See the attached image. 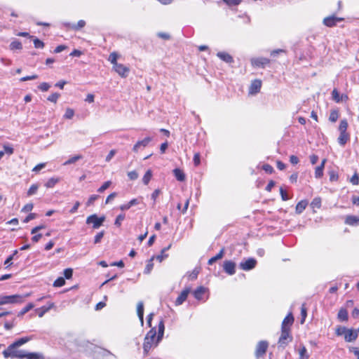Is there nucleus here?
Listing matches in <instances>:
<instances>
[{"mask_svg":"<svg viewBox=\"0 0 359 359\" xmlns=\"http://www.w3.org/2000/svg\"><path fill=\"white\" fill-rule=\"evenodd\" d=\"M347 128V121L346 119L341 120L339 126V136L337 139L339 144L341 147H344L350 140V135L346 132Z\"/></svg>","mask_w":359,"mask_h":359,"instance_id":"nucleus-2","label":"nucleus"},{"mask_svg":"<svg viewBox=\"0 0 359 359\" xmlns=\"http://www.w3.org/2000/svg\"><path fill=\"white\" fill-rule=\"evenodd\" d=\"M104 236V231H101V232H99L97 233L95 236V238H94V243L96 244V243H99L102 238H103Z\"/></svg>","mask_w":359,"mask_h":359,"instance_id":"nucleus-58","label":"nucleus"},{"mask_svg":"<svg viewBox=\"0 0 359 359\" xmlns=\"http://www.w3.org/2000/svg\"><path fill=\"white\" fill-rule=\"evenodd\" d=\"M85 25L86 22L83 20H80L78 21L76 24H74V25L72 26V29L77 31L84 27Z\"/></svg>","mask_w":359,"mask_h":359,"instance_id":"nucleus-38","label":"nucleus"},{"mask_svg":"<svg viewBox=\"0 0 359 359\" xmlns=\"http://www.w3.org/2000/svg\"><path fill=\"white\" fill-rule=\"evenodd\" d=\"M118 57V54L115 52L110 53L108 60L113 65V67H114L116 64H118V62H117Z\"/></svg>","mask_w":359,"mask_h":359,"instance_id":"nucleus-35","label":"nucleus"},{"mask_svg":"<svg viewBox=\"0 0 359 359\" xmlns=\"http://www.w3.org/2000/svg\"><path fill=\"white\" fill-rule=\"evenodd\" d=\"M65 284V280L62 277L57 278L53 283L54 287H62Z\"/></svg>","mask_w":359,"mask_h":359,"instance_id":"nucleus-42","label":"nucleus"},{"mask_svg":"<svg viewBox=\"0 0 359 359\" xmlns=\"http://www.w3.org/2000/svg\"><path fill=\"white\" fill-rule=\"evenodd\" d=\"M33 207L32 203H27L22 208V211L25 212H30L33 209Z\"/></svg>","mask_w":359,"mask_h":359,"instance_id":"nucleus-62","label":"nucleus"},{"mask_svg":"<svg viewBox=\"0 0 359 359\" xmlns=\"http://www.w3.org/2000/svg\"><path fill=\"white\" fill-rule=\"evenodd\" d=\"M311 206L313 208H320L321 206V199L319 197H316L313 199L311 203Z\"/></svg>","mask_w":359,"mask_h":359,"instance_id":"nucleus-39","label":"nucleus"},{"mask_svg":"<svg viewBox=\"0 0 359 359\" xmlns=\"http://www.w3.org/2000/svg\"><path fill=\"white\" fill-rule=\"evenodd\" d=\"M54 306L55 304L53 302H48L47 305L36 309L35 311L39 318H42L46 312L53 309Z\"/></svg>","mask_w":359,"mask_h":359,"instance_id":"nucleus-15","label":"nucleus"},{"mask_svg":"<svg viewBox=\"0 0 359 359\" xmlns=\"http://www.w3.org/2000/svg\"><path fill=\"white\" fill-rule=\"evenodd\" d=\"M60 97V94L57 93H52L51 95H50L47 100L51 102H54V103H56L58 98Z\"/></svg>","mask_w":359,"mask_h":359,"instance_id":"nucleus-43","label":"nucleus"},{"mask_svg":"<svg viewBox=\"0 0 359 359\" xmlns=\"http://www.w3.org/2000/svg\"><path fill=\"white\" fill-rule=\"evenodd\" d=\"M270 63V60L266 57H255L251 59V64L255 67L264 68Z\"/></svg>","mask_w":359,"mask_h":359,"instance_id":"nucleus-8","label":"nucleus"},{"mask_svg":"<svg viewBox=\"0 0 359 359\" xmlns=\"http://www.w3.org/2000/svg\"><path fill=\"white\" fill-rule=\"evenodd\" d=\"M306 309L304 306V304H303L302 306V308H301V316H302V320H301V323L303 324L305 321V319L306 318Z\"/></svg>","mask_w":359,"mask_h":359,"instance_id":"nucleus-51","label":"nucleus"},{"mask_svg":"<svg viewBox=\"0 0 359 359\" xmlns=\"http://www.w3.org/2000/svg\"><path fill=\"white\" fill-rule=\"evenodd\" d=\"M165 325L163 320H161L158 325V332L156 327L151 329L147 333L143 343L144 354L147 355L152 348L156 347L163 337Z\"/></svg>","mask_w":359,"mask_h":359,"instance_id":"nucleus-1","label":"nucleus"},{"mask_svg":"<svg viewBox=\"0 0 359 359\" xmlns=\"http://www.w3.org/2000/svg\"><path fill=\"white\" fill-rule=\"evenodd\" d=\"M151 177H152V172L151 170H148L143 178H142V182L143 183L145 184V185H147L149 184V182H150L151 179Z\"/></svg>","mask_w":359,"mask_h":359,"instance_id":"nucleus-33","label":"nucleus"},{"mask_svg":"<svg viewBox=\"0 0 359 359\" xmlns=\"http://www.w3.org/2000/svg\"><path fill=\"white\" fill-rule=\"evenodd\" d=\"M18 347L8 346V348L3 351V355L5 358H18L25 359L27 356V351L24 350H18Z\"/></svg>","mask_w":359,"mask_h":359,"instance_id":"nucleus-3","label":"nucleus"},{"mask_svg":"<svg viewBox=\"0 0 359 359\" xmlns=\"http://www.w3.org/2000/svg\"><path fill=\"white\" fill-rule=\"evenodd\" d=\"M104 220L105 217L104 216L98 217L96 214H93L87 217L86 224H92L93 229H98L102 225Z\"/></svg>","mask_w":359,"mask_h":359,"instance_id":"nucleus-5","label":"nucleus"},{"mask_svg":"<svg viewBox=\"0 0 359 359\" xmlns=\"http://www.w3.org/2000/svg\"><path fill=\"white\" fill-rule=\"evenodd\" d=\"M26 359H45V357L42 353L33 352L27 353Z\"/></svg>","mask_w":359,"mask_h":359,"instance_id":"nucleus-28","label":"nucleus"},{"mask_svg":"<svg viewBox=\"0 0 359 359\" xmlns=\"http://www.w3.org/2000/svg\"><path fill=\"white\" fill-rule=\"evenodd\" d=\"M207 292L208 289L206 287L200 286L194 291L193 294L197 300L205 301L208 299V297H205Z\"/></svg>","mask_w":359,"mask_h":359,"instance_id":"nucleus-12","label":"nucleus"},{"mask_svg":"<svg viewBox=\"0 0 359 359\" xmlns=\"http://www.w3.org/2000/svg\"><path fill=\"white\" fill-rule=\"evenodd\" d=\"M39 189V184H33L29 189H28L27 192V196H32L35 194Z\"/></svg>","mask_w":359,"mask_h":359,"instance_id":"nucleus-37","label":"nucleus"},{"mask_svg":"<svg viewBox=\"0 0 359 359\" xmlns=\"http://www.w3.org/2000/svg\"><path fill=\"white\" fill-rule=\"evenodd\" d=\"M3 147H4V154H9V155H11V154H13L14 149H13V148L11 146H10L9 144H4V145L3 146Z\"/></svg>","mask_w":359,"mask_h":359,"instance_id":"nucleus-53","label":"nucleus"},{"mask_svg":"<svg viewBox=\"0 0 359 359\" xmlns=\"http://www.w3.org/2000/svg\"><path fill=\"white\" fill-rule=\"evenodd\" d=\"M281 335L279 338L278 343L280 344H286L285 340L289 337L290 328H281Z\"/></svg>","mask_w":359,"mask_h":359,"instance_id":"nucleus-24","label":"nucleus"},{"mask_svg":"<svg viewBox=\"0 0 359 359\" xmlns=\"http://www.w3.org/2000/svg\"><path fill=\"white\" fill-rule=\"evenodd\" d=\"M152 140V137H147L142 140H139L136 142V144L133 146V151L135 152H138L139 150L143 149L147 147L149 142Z\"/></svg>","mask_w":359,"mask_h":359,"instance_id":"nucleus-11","label":"nucleus"},{"mask_svg":"<svg viewBox=\"0 0 359 359\" xmlns=\"http://www.w3.org/2000/svg\"><path fill=\"white\" fill-rule=\"evenodd\" d=\"M346 332V327L342 326H338L335 330V333L337 336H341L343 334L345 335Z\"/></svg>","mask_w":359,"mask_h":359,"instance_id":"nucleus-44","label":"nucleus"},{"mask_svg":"<svg viewBox=\"0 0 359 359\" xmlns=\"http://www.w3.org/2000/svg\"><path fill=\"white\" fill-rule=\"evenodd\" d=\"M194 163L195 166H198L201 163V156L199 153H196L194 156Z\"/></svg>","mask_w":359,"mask_h":359,"instance_id":"nucleus-57","label":"nucleus"},{"mask_svg":"<svg viewBox=\"0 0 359 359\" xmlns=\"http://www.w3.org/2000/svg\"><path fill=\"white\" fill-rule=\"evenodd\" d=\"M269 343L266 341H260L258 342L255 349V357L259 358L262 357L266 352Z\"/></svg>","mask_w":359,"mask_h":359,"instance_id":"nucleus-7","label":"nucleus"},{"mask_svg":"<svg viewBox=\"0 0 359 359\" xmlns=\"http://www.w3.org/2000/svg\"><path fill=\"white\" fill-rule=\"evenodd\" d=\"M262 87V81L260 80L256 79L254 80L250 86L249 93L251 95H255L259 92Z\"/></svg>","mask_w":359,"mask_h":359,"instance_id":"nucleus-17","label":"nucleus"},{"mask_svg":"<svg viewBox=\"0 0 359 359\" xmlns=\"http://www.w3.org/2000/svg\"><path fill=\"white\" fill-rule=\"evenodd\" d=\"M350 182L353 185H358L359 183V177L357 173H355L350 180Z\"/></svg>","mask_w":359,"mask_h":359,"instance_id":"nucleus-61","label":"nucleus"},{"mask_svg":"<svg viewBox=\"0 0 359 359\" xmlns=\"http://www.w3.org/2000/svg\"><path fill=\"white\" fill-rule=\"evenodd\" d=\"M50 85L48 83L43 82L41 83L39 86V89L42 92H46L50 88Z\"/></svg>","mask_w":359,"mask_h":359,"instance_id":"nucleus-45","label":"nucleus"},{"mask_svg":"<svg viewBox=\"0 0 359 359\" xmlns=\"http://www.w3.org/2000/svg\"><path fill=\"white\" fill-rule=\"evenodd\" d=\"M137 313L139 317L141 325H144V304L142 302H138L137 305Z\"/></svg>","mask_w":359,"mask_h":359,"instance_id":"nucleus-20","label":"nucleus"},{"mask_svg":"<svg viewBox=\"0 0 359 359\" xmlns=\"http://www.w3.org/2000/svg\"><path fill=\"white\" fill-rule=\"evenodd\" d=\"M154 259V256L152 257L147 262V265H146V267L144 269V273H146V274H149L153 267H154V264H153V260Z\"/></svg>","mask_w":359,"mask_h":359,"instance_id":"nucleus-32","label":"nucleus"},{"mask_svg":"<svg viewBox=\"0 0 359 359\" xmlns=\"http://www.w3.org/2000/svg\"><path fill=\"white\" fill-rule=\"evenodd\" d=\"M332 95L333 99L336 102H339L341 100L340 97H339V93H338V91L336 89L333 90Z\"/></svg>","mask_w":359,"mask_h":359,"instance_id":"nucleus-63","label":"nucleus"},{"mask_svg":"<svg viewBox=\"0 0 359 359\" xmlns=\"http://www.w3.org/2000/svg\"><path fill=\"white\" fill-rule=\"evenodd\" d=\"M308 205V201L306 200H302L299 201L295 208V212L297 214H301L306 209Z\"/></svg>","mask_w":359,"mask_h":359,"instance_id":"nucleus-26","label":"nucleus"},{"mask_svg":"<svg viewBox=\"0 0 359 359\" xmlns=\"http://www.w3.org/2000/svg\"><path fill=\"white\" fill-rule=\"evenodd\" d=\"M98 198H99L98 195H95V194L91 195L87 201V205L89 206V205H92L94 203V201H96Z\"/></svg>","mask_w":359,"mask_h":359,"instance_id":"nucleus-60","label":"nucleus"},{"mask_svg":"<svg viewBox=\"0 0 359 359\" xmlns=\"http://www.w3.org/2000/svg\"><path fill=\"white\" fill-rule=\"evenodd\" d=\"M140 203V201L139 199L133 198L130 200L128 203L120 205L119 209L122 211H125L130 209L133 205H138Z\"/></svg>","mask_w":359,"mask_h":359,"instance_id":"nucleus-19","label":"nucleus"},{"mask_svg":"<svg viewBox=\"0 0 359 359\" xmlns=\"http://www.w3.org/2000/svg\"><path fill=\"white\" fill-rule=\"evenodd\" d=\"M223 269L228 275L232 276L236 273V263L231 260H226L223 264Z\"/></svg>","mask_w":359,"mask_h":359,"instance_id":"nucleus-13","label":"nucleus"},{"mask_svg":"<svg viewBox=\"0 0 359 359\" xmlns=\"http://www.w3.org/2000/svg\"><path fill=\"white\" fill-rule=\"evenodd\" d=\"M345 223L350 226H355L359 224V217L353 215H348L346 217Z\"/></svg>","mask_w":359,"mask_h":359,"instance_id":"nucleus-25","label":"nucleus"},{"mask_svg":"<svg viewBox=\"0 0 359 359\" xmlns=\"http://www.w3.org/2000/svg\"><path fill=\"white\" fill-rule=\"evenodd\" d=\"M224 253V249L222 248L219 253H217L215 257H212L208 260V264L209 265H212L214 262H215L217 260L220 259L223 257Z\"/></svg>","mask_w":359,"mask_h":359,"instance_id":"nucleus-31","label":"nucleus"},{"mask_svg":"<svg viewBox=\"0 0 359 359\" xmlns=\"http://www.w3.org/2000/svg\"><path fill=\"white\" fill-rule=\"evenodd\" d=\"M125 214H119L115 219L114 224L118 227L121 226L122 222L125 219Z\"/></svg>","mask_w":359,"mask_h":359,"instance_id":"nucleus-40","label":"nucleus"},{"mask_svg":"<svg viewBox=\"0 0 359 359\" xmlns=\"http://www.w3.org/2000/svg\"><path fill=\"white\" fill-rule=\"evenodd\" d=\"M337 318L340 321H347L348 318L347 310L346 309L341 308L339 311Z\"/></svg>","mask_w":359,"mask_h":359,"instance_id":"nucleus-27","label":"nucleus"},{"mask_svg":"<svg viewBox=\"0 0 359 359\" xmlns=\"http://www.w3.org/2000/svg\"><path fill=\"white\" fill-rule=\"evenodd\" d=\"M34 307V304L32 303H29L25 307H24L20 312L19 315L22 316L27 313L29 311L32 309Z\"/></svg>","mask_w":359,"mask_h":359,"instance_id":"nucleus-41","label":"nucleus"},{"mask_svg":"<svg viewBox=\"0 0 359 359\" xmlns=\"http://www.w3.org/2000/svg\"><path fill=\"white\" fill-rule=\"evenodd\" d=\"M113 69L122 78L127 77L130 72V69L128 67L120 63L113 67Z\"/></svg>","mask_w":359,"mask_h":359,"instance_id":"nucleus-10","label":"nucleus"},{"mask_svg":"<svg viewBox=\"0 0 359 359\" xmlns=\"http://www.w3.org/2000/svg\"><path fill=\"white\" fill-rule=\"evenodd\" d=\"M31 339H32V337H25L20 338L15 341L13 344H11L10 346H15V347H19L22 346L23 344H26L27 342L29 341Z\"/></svg>","mask_w":359,"mask_h":359,"instance_id":"nucleus-22","label":"nucleus"},{"mask_svg":"<svg viewBox=\"0 0 359 359\" xmlns=\"http://www.w3.org/2000/svg\"><path fill=\"white\" fill-rule=\"evenodd\" d=\"M34 47L36 48H43L44 47V43L37 38L33 40Z\"/></svg>","mask_w":359,"mask_h":359,"instance_id":"nucleus-48","label":"nucleus"},{"mask_svg":"<svg viewBox=\"0 0 359 359\" xmlns=\"http://www.w3.org/2000/svg\"><path fill=\"white\" fill-rule=\"evenodd\" d=\"M223 1L228 6H238L241 4L242 0H223Z\"/></svg>","mask_w":359,"mask_h":359,"instance_id":"nucleus-47","label":"nucleus"},{"mask_svg":"<svg viewBox=\"0 0 359 359\" xmlns=\"http://www.w3.org/2000/svg\"><path fill=\"white\" fill-rule=\"evenodd\" d=\"M343 20L344 18H339L335 15H330L324 18L323 24L328 27H332L335 26L338 22Z\"/></svg>","mask_w":359,"mask_h":359,"instance_id":"nucleus-9","label":"nucleus"},{"mask_svg":"<svg viewBox=\"0 0 359 359\" xmlns=\"http://www.w3.org/2000/svg\"><path fill=\"white\" fill-rule=\"evenodd\" d=\"M358 331L354 329L346 328V332L344 335V340L346 342H353L358 338Z\"/></svg>","mask_w":359,"mask_h":359,"instance_id":"nucleus-14","label":"nucleus"},{"mask_svg":"<svg viewBox=\"0 0 359 359\" xmlns=\"http://www.w3.org/2000/svg\"><path fill=\"white\" fill-rule=\"evenodd\" d=\"M217 56L222 60V61L231 64L233 62V57L226 52H218L217 53Z\"/></svg>","mask_w":359,"mask_h":359,"instance_id":"nucleus-18","label":"nucleus"},{"mask_svg":"<svg viewBox=\"0 0 359 359\" xmlns=\"http://www.w3.org/2000/svg\"><path fill=\"white\" fill-rule=\"evenodd\" d=\"M173 173L176 179L180 182H183L185 180V175L182 170L179 168H175L173 170Z\"/></svg>","mask_w":359,"mask_h":359,"instance_id":"nucleus-29","label":"nucleus"},{"mask_svg":"<svg viewBox=\"0 0 359 359\" xmlns=\"http://www.w3.org/2000/svg\"><path fill=\"white\" fill-rule=\"evenodd\" d=\"M280 194L283 201H286L290 199L286 191L283 187L280 188Z\"/></svg>","mask_w":359,"mask_h":359,"instance_id":"nucleus-54","label":"nucleus"},{"mask_svg":"<svg viewBox=\"0 0 359 359\" xmlns=\"http://www.w3.org/2000/svg\"><path fill=\"white\" fill-rule=\"evenodd\" d=\"M81 158H82V156H81V155H76V156H72L70 158H69L67 161H66L63 163V165H70V164L74 163L77 161H79V160H80Z\"/></svg>","mask_w":359,"mask_h":359,"instance_id":"nucleus-34","label":"nucleus"},{"mask_svg":"<svg viewBox=\"0 0 359 359\" xmlns=\"http://www.w3.org/2000/svg\"><path fill=\"white\" fill-rule=\"evenodd\" d=\"M9 48L11 50H22V45L21 42L19 40L14 39L10 44Z\"/></svg>","mask_w":359,"mask_h":359,"instance_id":"nucleus-30","label":"nucleus"},{"mask_svg":"<svg viewBox=\"0 0 359 359\" xmlns=\"http://www.w3.org/2000/svg\"><path fill=\"white\" fill-rule=\"evenodd\" d=\"M111 184V181H107L105 182L98 189L97 191L100 193H102L106 189H107L110 185Z\"/></svg>","mask_w":359,"mask_h":359,"instance_id":"nucleus-46","label":"nucleus"},{"mask_svg":"<svg viewBox=\"0 0 359 359\" xmlns=\"http://www.w3.org/2000/svg\"><path fill=\"white\" fill-rule=\"evenodd\" d=\"M326 161H327V160L325 158H324L322 161L320 165H319L318 166H317L316 168V170H315V177L316 178H320L323 177V170H324V168H325Z\"/></svg>","mask_w":359,"mask_h":359,"instance_id":"nucleus-21","label":"nucleus"},{"mask_svg":"<svg viewBox=\"0 0 359 359\" xmlns=\"http://www.w3.org/2000/svg\"><path fill=\"white\" fill-rule=\"evenodd\" d=\"M59 182L58 178L51 177L50 178L46 183L45 184V186L47 188H52L53 187L57 182Z\"/></svg>","mask_w":359,"mask_h":359,"instance_id":"nucleus-36","label":"nucleus"},{"mask_svg":"<svg viewBox=\"0 0 359 359\" xmlns=\"http://www.w3.org/2000/svg\"><path fill=\"white\" fill-rule=\"evenodd\" d=\"M116 150L114 149H112L109 151V153L108 154V155L106 156V161L107 162H109L111 158L114 156V155L116 154Z\"/></svg>","mask_w":359,"mask_h":359,"instance_id":"nucleus-64","label":"nucleus"},{"mask_svg":"<svg viewBox=\"0 0 359 359\" xmlns=\"http://www.w3.org/2000/svg\"><path fill=\"white\" fill-rule=\"evenodd\" d=\"M63 274L67 279H69L72 277L73 270L70 268L66 269L64 270Z\"/></svg>","mask_w":359,"mask_h":359,"instance_id":"nucleus-55","label":"nucleus"},{"mask_svg":"<svg viewBox=\"0 0 359 359\" xmlns=\"http://www.w3.org/2000/svg\"><path fill=\"white\" fill-rule=\"evenodd\" d=\"M306 348L305 346H302L300 349H299V355H300V359H303L304 358H309V355L306 354Z\"/></svg>","mask_w":359,"mask_h":359,"instance_id":"nucleus-52","label":"nucleus"},{"mask_svg":"<svg viewBox=\"0 0 359 359\" xmlns=\"http://www.w3.org/2000/svg\"><path fill=\"white\" fill-rule=\"evenodd\" d=\"M190 291H191L190 288H186V289L183 290L181 292V293L180 294V295L178 296V297L177 298V299L175 301V305L176 306L182 305L187 299Z\"/></svg>","mask_w":359,"mask_h":359,"instance_id":"nucleus-16","label":"nucleus"},{"mask_svg":"<svg viewBox=\"0 0 359 359\" xmlns=\"http://www.w3.org/2000/svg\"><path fill=\"white\" fill-rule=\"evenodd\" d=\"M294 322V317L292 314V313H289L287 316L284 318L283 323H282V327L281 328H288L287 326H290L292 325Z\"/></svg>","mask_w":359,"mask_h":359,"instance_id":"nucleus-23","label":"nucleus"},{"mask_svg":"<svg viewBox=\"0 0 359 359\" xmlns=\"http://www.w3.org/2000/svg\"><path fill=\"white\" fill-rule=\"evenodd\" d=\"M23 297L18 294L0 297V306L8 304L22 303Z\"/></svg>","mask_w":359,"mask_h":359,"instance_id":"nucleus-4","label":"nucleus"},{"mask_svg":"<svg viewBox=\"0 0 359 359\" xmlns=\"http://www.w3.org/2000/svg\"><path fill=\"white\" fill-rule=\"evenodd\" d=\"M74 115V111L72 109L68 108L67 109L65 114L64 115V118L67 119H71Z\"/></svg>","mask_w":359,"mask_h":359,"instance_id":"nucleus-49","label":"nucleus"},{"mask_svg":"<svg viewBox=\"0 0 359 359\" xmlns=\"http://www.w3.org/2000/svg\"><path fill=\"white\" fill-rule=\"evenodd\" d=\"M257 265V260L255 258H248L243 260L239 264V267L243 271H250L253 269Z\"/></svg>","mask_w":359,"mask_h":359,"instance_id":"nucleus-6","label":"nucleus"},{"mask_svg":"<svg viewBox=\"0 0 359 359\" xmlns=\"http://www.w3.org/2000/svg\"><path fill=\"white\" fill-rule=\"evenodd\" d=\"M338 118H339L338 112L337 111H332L330 114L329 120L331 122H336L337 120L338 119Z\"/></svg>","mask_w":359,"mask_h":359,"instance_id":"nucleus-50","label":"nucleus"},{"mask_svg":"<svg viewBox=\"0 0 359 359\" xmlns=\"http://www.w3.org/2000/svg\"><path fill=\"white\" fill-rule=\"evenodd\" d=\"M128 176L131 180H135L138 177V173L135 170L128 172Z\"/></svg>","mask_w":359,"mask_h":359,"instance_id":"nucleus-59","label":"nucleus"},{"mask_svg":"<svg viewBox=\"0 0 359 359\" xmlns=\"http://www.w3.org/2000/svg\"><path fill=\"white\" fill-rule=\"evenodd\" d=\"M37 78H38V75L33 74L32 76H26L22 77L20 79V81L22 82H24V81H27L34 80V79H36Z\"/></svg>","mask_w":359,"mask_h":359,"instance_id":"nucleus-56","label":"nucleus"}]
</instances>
